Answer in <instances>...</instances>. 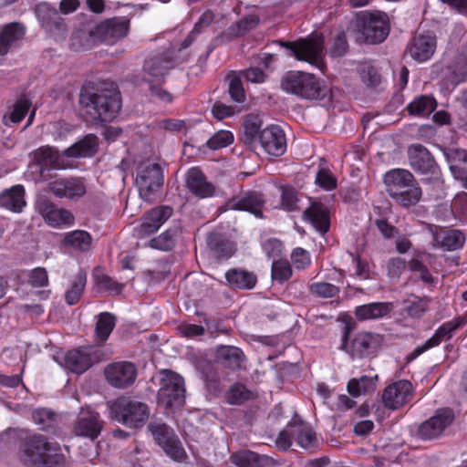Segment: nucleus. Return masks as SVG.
<instances>
[{"instance_id": "11", "label": "nucleus", "mask_w": 467, "mask_h": 467, "mask_svg": "<svg viewBox=\"0 0 467 467\" xmlns=\"http://www.w3.org/2000/svg\"><path fill=\"white\" fill-rule=\"evenodd\" d=\"M35 15L41 27L55 40H64L67 36V26L58 11L47 2L39 3L35 7Z\"/></svg>"}, {"instance_id": "38", "label": "nucleus", "mask_w": 467, "mask_h": 467, "mask_svg": "<svg viewBox=\"0 0 467 467\" xmlns=\"http://www.w3.org/2000/svg\"><path fill=\"white\" fill-rule=\"evenodd\" d=\"M62 245L80 253H86L91 249L92 237L84 230H75L65 234Z\"/></svg>"}, {"instance_id": "46", "label": "nucleus", "mask_w": 467, "mask_h": 467, "mask_svg": "<svg viewBox=\"0 0 467 467\" xmlns=\"http://www.w3.org/2000/svg\"><path fill=\"white\" fill-rule=\"evenodd\" d=\"M116 317L109 312H103L98 316L95 336L99 343H104L115 327Z\"/></svg>"}, {"instance_id": "55", "label": "nucleus", "mask_w": 467, "mask_h": 467, "mask_svg": "<svg viewBox=\"0 0 467 467\" xmlns=\"http://www.w3.org/2000/svg\"><path fill=\"white\" fill-rule=\"evenodd\" d=\"M208 245L217 258H230L234 253L228 242L219 240L216 235L209 238Z\"/></svg>"}, {"instance_id": "63", "label": "nucleus", "mask_w": 467, "mask_h": 467, "mask_svg": "<svg viewBox=\"0 0 467 467\" xmlns=\"http://www.w3.org/2000/svg\"><path fill=\"white\" fill-rule=\"evenodd\" d=\"M293 430H294V422H290L286 426V428L279 433V435L275 441V444L278 449H280L282 451H287L290 448V446L292 444V440H295Z\"/></svg>"}, {"instance_id": "37", "label": "nucleus", "mask_w": 467, "mask_h": 467, "mask_svg": "<svg viewBox=\"0 0 467 467\" xmlns=\"http://www.w3.org/2000/svg\"><path fill=\"white\" fill-rule=\"evenodd\" d=\"M32 161L41 166L40 172L44 173L47 168L57 169L60 167L58 151L49 146H43L31 154Z\"/></svg>"}, {"instance_id": "12", "label": "nucleus", "mask_w": 467, "mask_h": 467, "mask_svg": "<svg viewBox=\"0 0 467 467\" xmlns=\"http://www.w3.org/2000/svg\"><path fill=\"white\" fill-rule=\"evenodd\" d=\"M136 184L140 196L145 202H152L163 185V172L161 165L158 163L146 165L138 173Z\"/></svg>"}, {"instance_id": "57", "label": "nucleus", "mask_w": 467, "mask_h": 467, "mask_svg": "<svg viewBox=\"0 0 467 467\" xmlns=\"http://www.w3.org/2000/svg\"><path fill=\"white\" fill-rule=\"evenodd\" d=\"M311 294L322 298H332L339 293V288L330 283H313L309 285Z\"/></svg>"}, {"instance_id": "39", "label": "nucleus", "mask_w": 467, "mask_h": 467, "mask_svg": "<svg viewBox=\"0 0 467 467\" xmlns=\"http://www.w3.org/2000/svg\"><path fill=\"white\" fill-rule=\"evenodd\" d=\"M225 278L229 285L238 289H252L257 282L254 273L237 268L227 271Z\"/></svg>"}, {"instance_id": "9", "label": "nucleus", "mask_w": 467, "mask_h": 467, "mask_svg": "<svg viewBox=\"0 0 467 467\" xmlns=\"http://www.w3.org/2000/svg\"><path fill=\"white\" fill-rule=\"evenodd\" d=\"M148 430L167 456L178 462L187 460L188 455L172 428L163 422L152 420L149 423Z\"/></svg>"}, {"instance_id": "42", "label": "nucleus", "mask_w": 467, "mask_h": 467, "mask_svg": "<svg viewBox=\"0 0 467 467\" xmlns=\"http://www.w3.org/2000/svg\"><path fill=\"white\" fill-rule=\"evenodd\" d=\"M389 195L400 205L403 207H410L416 205L422 195L421 188L419 184L403 188L401 190L393 191Z\"/></svg>"}, {"instance_id": "18", "label": "nucleus", "mask_w": 467, "mask_h": 467, "mask_svg": "<svg viewBox=\"0 0 467 467\" xmlns=\"http://www.w3.org/2000/svg\"><path fill=\"white\" fill-rule=\"evenodd\" d=\"M108 382L119 389L132 385L137 377L136 367L129 361H121L109 365L105 368Z\"/></svg>"}, {"instance_id": "53", "label": "nucleus", "mask_w": 467, "mask_h": 467, "mask_svg": "<svg viewBox=\"0 0 467 467\" xmlns=\"http://www.w3.org/2000/svg\"><path fill=\"white\" fill-rule=\"evenodd\" d=\"M272 279L280 284L292 276V267L286 260H276L272 264Z\"/></svg>"}, {"instance_id": "33", "label": "nucleus", "mask_w": 467, "mask_h": 467, "mask_svg": "<svg viewBox=\"0 0 467 467\" xmlns=\"http://www.w3.org/2000/svg\"><path fill=\"white\" fill-rule=\"evenodd\" d=\"M25 33V26L18 22L5 25L0 33V56L6 55L13 44L22 39Z\"/></svg>"}, {"instance_id": "26", "label": "nucleus", "mask_w": 467, "mask_h": 467, "mask_svg": "<svg viewBox=\"0 0 467 467\" xmlns=\"http://www.w3.org/2000/svg\"><path fill=\"white\" fill-rule=\"evenodd\" d=\"M186 185L189 191L200 198L210 197L214 192V186L207 182L205 175L199 168H192L187 172Z\"/></svg>"}, {"instance_id": "62", "label": "nucleus", "mask_w": 467, "mask_h": 467, "mask_svg": "<svg viewBox=\"0 0 467 467\" xmlns=\"http://www.w3.org/2000/svg\"><path fill=\"white\" fill-rule=\"evenodd\" d=\"M282 205L287 211H294L296 209L297 192L295 188L290 186H282Z\"/></svg>"}, {"instance_id": "5", "label": "nucleus", "mask_w": 467, "mask_h": 467, "mask_svg": "<svg viewBox=\"0 0 467 467\" xmlns=\"http://www.w3.org/2000/svg\"><path fill=\"white\" fill-rule=\"evenodd\" d=\"M160 389L157 402L166 410L180 409L185 403V386L183 378L178 373L164 369L161 371Z\"/></svg>"}, {"instance_id": "64", "label": "nucleus", "mask_w": 467, "mask_h": 467, "mask_svg": "<svg viewBox=\"0 0 467 467\" xmlns=\"http://www.w3.org/2000/svg\"><path fill=\"white\" fill-rule=\"evenodd\" d=\"M316 182L323 189L331 191L337 187L336 177L326 169L318 171L316 178Z\"/></svg>"}, {"instance_id": "48", "label": "nucleus", "mask_w": 467, "mask_h": 467, "mask_svg": "<svg viewBox=\"0 0 467 467\" xmlns=\"http://www.w3.org/2000/svg\"><path fill=\"white\" fill-rule=\"evenodd\" d=\"M32 418L39 430L53 431L57 425V414L48 409H37L33 411Z\"/></svg>"}, {"instance_id": "30", "label": "nucleus", "mask_w": 467, "mask_h": 467, "mask_svg": "<svg viewBox=\"0 0 467 467\" xmlns=\"http://www.w3.org/2000/svg\"><path fill=\"white\" fill-rule=\"evenodd\" d=\"M99 147V138L94 134H88L83 139L64 150L68 158H85L96 154Z\"/></svg>"}, {"instance_id": "17", "label": "nucleus", "mask_w": 467, "mask_h": 467, "mask_svg": "<svg viewBox=\"0 0 467 467\" xmlns=\"http://www.w3.org/2000/svg\"><path fill=\"white\" fill-rule=\"evenodd\" d=\"M130 20L124 16L112 17L99 23L95 28V36L109 45L127 36Z\"/></svg>"}, {"instance_id": "51", "label": "nucleus", "mask_w": 467, "mask_h": 467, "mask_svg": "<svg viewBox=\"0 0 467 467\" xmlns=\"http://www.w3.org/2000/svg\"><path fill=\"white\" fill-rule=\"evenodd\" d=\"M93 279L97 285L104 290L119 294L122 291L123 285L113 280L108 275H105L99 268H96L93 272Z\"/></svg>"}, {"instance_id": "20", "label": "nucleus", "mask_w": 467, "mask_h": 467, "mask_svg": "<svg viewBox=\"0 0 467 467\" xmlns=\"http://www.w3.org/2000/svg\"><path fill=\"white\" fill-rule=\"evenodd\" d=\"M48 191L57 198L78 200L85 195L86 186L80 178H59L47 185Z\"/></svg>"}, {"instance_id": "10", "label": "nucleus", "mask_w": 467, "mask_h": 467, "mask_svg": "<svg viewBox=\"0 0 467 467\" xmlns=\"http://www.w3.org/2000/svg\"><path fill=\"white\" fill-rule=\"evenodd\" d=\"M352 329L353 325L351 323L348 322L345 324L341 348L346 349L353 358H364L374 355L379 350L383 337L379 334L369 332L359 333L348 347L347 341Z\"/></svg>"}, {"instance_id": "28", "label": "nucleus", "mask_w": 467, "mask_h": 467, "mask_svg": "<svg viewBox=\"0 0 467 467\" xmlns=\"http://www.w3.org/2000/svg\"><path fill=\"white\" fill-rule=\"evenodd\" d=\"M384 183L388 193L419 184L414 175L405 169H393L386 172Z\"/></svg>"}, {"instance_id": "32", "label": "nucleus", "mask_w": 467, "mask_h": 467, "mask_svg": "<svg viewBox=\"0 0 467 467\" xmlns=\"http://www.w3.org/2000/svg\"><path fill=\"white\" fill-rule=\"evenodd\" d=\"M173 67L172 61L165 56H156L147 59L143 65V71L152 78V80H163L164 77Z\"/></svg>"}, {"instance_id": "40", "label": "nucleus", "mask_w": 467, "mask_h": 467, "mask_svg": "<svg viewBox=\"0 0 467 467\" xmlns=\"http://www.w3.org/2000/svg\"><path fill=\"white\" fill-rule=\"evenodd\" d=\"M294 439L305 450H313L317 447L316 432L303 421H294Z\"/></svg>"}, {"instance_id": "23", "label": "nucleus", "mask_w": 467, "mask_h": 467, "mask_svg": "<svg viewBox=\"0 0 467 467\" xmlns=\"http://www.w3.org/2000/svg\"><path fill=\"white\" fill-rule=\"evenodd\" d=\"M173 209L168 205L155 207L149 211L138 228L140 235H150L155 233L171 215Z\"/></svg>"}, {"instance_id": "1", "label": "nucleus", "mask_w": 467, "mask_h": 467, "mask_svg": "<svg viewBox=\"0 0 467 467\" xmlns=\"http://www.w3.org/2000/svg\"><path fill=\"white\" fill-rule=\"evenodd\" d=\"M79 104L87 121L110 122L121 109V96L114 82L88 81L80 89Z\"/></svg>"}, {"instance_id": "8", "label": "nucleus", "mask_w": 467, "mask_h": 467, "mask_svg": "<svg viewBox=\"0 0 467 467\" xmlns=\"http://www.w3.org/2000/svg\"><path fill=\"white\" fill-rule=\"evenodd\" d=\"M324 42L322 34L311 35L306 38H300L294 42L276 41L279 46L288 49L296 59L317 67L322 59Z\"/></svg>"}, {"instance_id": "19", "label": "nucleus", "mask_w": 467, "mask_h": 467, "mask_svg": "<svg viewBox=\"0 0 467 467\" xmlns=\"http://www.w3.org/2000/svg\"><path fill=\"white\" fill-rule=\"evenodd\" d=\"M258 140L265 151L271 156L279 157L285 152V135L277 125H270L262 130Z\"/></svg>"}, {"instance_id": "31", "label": "nucleus", "mask_w": 467, "mask_h": 467, "mask_svg": "<svg viewBox=\"0 0 467 467\" xmlns=\"http://www.w3.org/2000/svg\"><path fill=\"white\" fill-rule=\"evenodd\" d=\"M443 76L453 86L467 79V48L443 69Z\"/></svg>"}, {"instance_id": "54", "label": "nucleus", "mask_w": 467, "mask_h": 467, "mask_svg": "<svg viewBox=\"0 0 467 467\" xmlns=\"http://www.w3.org/2000/svg\"><path fill=\"white\" fill-rule=\"evenodd\" d=\"M251 391L244 385L236 383L226 393L227 401L231 404L240 405L251 399Z\"/></svg>"}, {"instance_id": "35", "label": "nucleus", "mask_w": 467, "mask_h": 467, "mask_svg": "<svg viewBox=\"0 0 467 467\" xmlns=\"http://www.w3.org/2000/svg\"><path fill=\"white\" fill-rule=\"evenodd\" d=\"M25 205V189L22 185H15L0 193L1 207L20 213Z\"/></svg>"}, {"instance_id": "6", "label": "nucleus", "mask_w": 467, "mask_h": 467, "mask_svg": "<svg viewBox=\"0 0 467 467\" xmlns=\"http://www.w3.org/2000/svg\"><path fill=\"white\" fill-rule=\"evenodd\" d=\"M110 418L130 428H140L148 420V406L140 401L122 397L109 406Z\"/></svg>"}, {"instance_id": "7", "label": "nucleus", "mask_w": 467, "mask_h": 467, "mask_svg": "<svg viewBox=\"0 0 467 467\" xmlns=\"http://www.w3.org/2000/svg\"><path fill=\"white\" fill-rule=\"evenodd\" d=\"M410 167L423 176L422 181L428 183H439L441 181V171L431 151L420 143L411 144L407 149Z\"/></svg>"}, {"instance_id": "36", "label": "nucleus", "mask_w": 467, "mask_h": 467, "mask_svg": "<svg viewBox=\"0 0 467 467\" xmlns=\"http://www.w3.org/2000/svg\"><path fill=\"white\" fill-rule=\"evenodd\" d=\"M392 310L389 302L369 303L356 307L355 315L358 320L376 319L387 316Z\"/></svg>"}, {"instance_id": "43", "label": "nucleus", "mask_w": 467, "mask_h": 467, "mask_svg": "<svg viewBox=\"0 0 467 467\" xmlns=\"http://www.w3.org/2000/svg\"><path fill=\"white\" fill-rule=\"evenodd\" d=\"M436 243L444 250L453 251L464 244V235L459 230H447L437 233L434 236Z\"/></svg>"}, {"instance_id": "44", "label": "nucleus", "mask_w": 467, "mask_h": 467, "mask_svg": "<svg viewBox=\"0 0 467 467\" xmlns=\"http://www.w3.org/2000/svg\"><path fill=\"white\" fill-rule=\"evenodd\" d=\"M262 119L258 115H247L243 122L244 133L242 140L247 146L252 147L258 140Z\"/></svg>"}, {"instance_id": "21", "label": "nucleus", "mask_w": 467, "mask_h": 467, "mask_svg": "<svg viewBox=\"0 0 467 467\" xmlns=\"http://www.w3.org/2000/svg\"><path fill=\"white\" fill-rule=\"evenodd\" d=\"M465 323L466 320L464 317H458L454 320L444 323L438 328L432 337L428 339L422 346L417 347L406 357V362H411L427 349L439 345L442 340L450 339L451 337V333Z\"/></svg>"}, {"instance_id": "14", "label": "nucleus", "mask_w": 467, "mask_h": 467, "mask_svg": "<svg viewBox=\"0 0 467 467\" xmlns=\"http://www.w3.org/2000/svg\"><path fill=\"white\" fill-rule=\"evenodd\" d=\"M453 420L454 414L451 409H440L419 426L417 435L420 439L426 441L436 439Z\"/></svg>"}, {"instance_id": "49", "label": "nucleus", "mask_w": 467, "mask_h": 467, "mask_svg": "<svg viewBox=\"0 0 467 467\" xmlns=\"http://www.w3.org/2000/svg\"><path fill=\"white\" fill-rule=\"evenodd\" d=\"M436 108V101L429 96H420L416 98L407 106V109L410 115L428 116Z\"/></svg>"}, {"instance_id": "4", "label": "nucleus", "mask_w": 467, "mask_h": 467, "mask_svg": "<svg viewBox=\"0 0 467 467\" xmlns=\"http://www.w3.org/2000/svg\"><path fill=\"white\" fill-rule=\"evenodd\" d=\"M284 91L306 99H322L327 88L313 74L303 71H288L281 79Z\"/></svg>"}, {"instance_id": "56", "label": "nucleus", "mask_w": 467, "mask_h": 467, "mask_svg": "<svg viewBox=\"0 0 467 467\" xmlns=\"http://www.w3.org/2000/svg\"><path fill=\"white\" fill-rule=\"evenodd\" d=\"M227 79L229 80L228 91L232 99L238 103L244 102L245 93L241 78L234 73H232L227 76Z\"/></svg>"}, {"instance_id": "3", "label": "nucleus", "mask_w": 467, "mask_h": 467, "mask_svg": "<svg viewBox=\"0 0 467 467\" xmlns=\"http://www.w3.org/2000/svg\"><path fill=\"white\" fill-rule=\"evenodd\" d=\"M352 32L358 44H379L389 36V17L381 11L362 12L357 16Z\"/></svg>"}, {"instance_id": "15", "label": "nucleus", "mask_w": 467, "mask_h": 467, "mask_svg": "<svg viewBox=\"0 0 467 467\" xmlns=\"http://www.w3.org/2000/svg\"><path fill=\"white\" fill-rule=\"evenodd\" d=\"M413 395L412 384L406 379L398 380L386 387L382 392V402L389 410H396L408 403Z\"/></svg>"}, {"instance_id": "61", "label": "nucleus", "mask_w": 467, "mask_h": 467, "mask_svg": "<svg viewBox=\"0 0 467 467\" xmlns=\"http://www.w3.org/2000/svg\"><path fill=\"white\" fill-rule=\"evenodd\" d=\"M31 107V101L26 98L19 99L14 105V109L10 113V120L14 123L20 122Z\"/></svg>"}, {"instance_id": "41", "label": "nucleus", "mask_w": 467, "mask_h": 467, "mask_svg": "<svg viewBox=\"0 0 467 467\" xmlns=\"http://www.w3.org/2000/svg\"><path fill=\"white\" fill-rule=\"evenodd\" d=\"M431 298L410 295L402 302L403 311L412 318H420L429 309Z\"/></svg>"}, {"instance_id": "24", "label": "nucleus", "mask_w": 467, "mask_h": 467, "mask_svg": "<svg viewBox=\"0 0 467 467\" xmlns=\"http://www.w3.org/2000/svg\"><path fill=\"white\" fill-rule=\"evenodd\" d=\"M37 209L43 218L52 225L67 224L74 223V216L68 210L57 208L52 202L42 200L37 203Z\"/></svg>"}, {"instance_id": "45", "label": "nucleus", "mask_w": 467, "mask_h": 467, "mask_svg": "<svg viewBox=\"0 0 467 467\" xmlns=\"http://www.w3.org/2000/svg\"><path fill=\"white\" fill-rule=\"evenodd\" d=\"M378 376H361L359 379H351L348 383V391L351 396L358 397L372 393L376 389Z\"/></svg>"}, {"instance_id": "16", "label": "nucleus", "mask_w": 467, "mask_h": 467, "mask_svg": "<svg viewBox=\"0 0 467 467\" xmlns=\"http://www.w3.org/2000/svg\"><path fill=\"white\" fill-rule=\"evenodd\" d=\"M103 429V422L99 414L90 408H81L73 425V433L76 436L85 437L91 441L96 440Z\"/></svg>"}, {"instance_id": "50", "label": "nucleus", "mask_w": 467, "mask_h": 467, "mask_svg": "<svg viewBox=\"0 0 467 467\" xmlns=\"http://www.w3.org/2000/svg\"><path fill=\"white\" fill-rule=\"evenodd\" d=\"M178 228H170L158 237L150 241V247L162 251H170L175 244V237L178 234Z\"/></svg>"}, {"instance_id": "59", "label": "nucleus", "mask_w": 467, "mask_h": 467, "mask_svg": "<svg viewBox=\"0 0 467 467\" xmlns=\"http://www.w3.org/2000/svg\"><path fill=\"white\" fill-rule=\"evenodd\" d=\"M234 141V136L230 131L220 130L212 136L206 142L211 150H218L230 145Z\"/></svg>"}, {"instance_id": "22", "label": "nucleus", "mask_w": 467, "mask_h": 467, "mask_svg": "<svg viewBox=\"0 0 467 467\" xmlns=\"http://www.w3.org/2000/svg\"><path fill=\"white\" fill-rule=\"evenodd\" d=\"M264 203L265 200L261 193L249 192L242 196H234L229 199L225 205L229 210L246 211L258 218H262Z\"/></svg>"}, {"instance_id": "2", "label": "nucleus", "mask_w": 467, "mask_h": 467, "mask_svg": "<svg viewBox=\"0 0 467 467\" xmlns=\"http://www.w3.org/2000/svg\"><path fill=\"white\" fill-rule=\"evenodd\" d=\"M20 461L28 467H67V461L57 443L41 434L27 435L18 447Z\"/></svg>"}, {"instance_id": "52", "label": "nucleus", "mask_w": 467, "mask_h": 467, "mask_svg": "<svg viewBox=\"0 0 467 467\" xmlns=\"http://www.w3.org/2000/svg\"><path fill=\"white\" fill-rule=\"evenodd\" d=\"M258 23L259 17L257 16H247L230 26V34L234 36H244L248 31L254 29L258 25Z\"/></svg>"}, {"instance_id": "29", "label": "nucleus", "mask_w": 467, "mask_h": 467, "mask_svg": "<svg viewBox=\"0 0 467 467\" xmlns=\"http://www.w3.org/2000/svg\"><path fill=\"white\" fill-rule=\"evenodd\" d=\"M304 217L317 231L324 234L329 230L330 221L327 207L320 202H313L305 212Z\"/></svg>"}, {"instance_id": "13", "label": "nucleus", "mask_w": 467, "mask_h": 467, "mask_svg": "<svg viewBox=\"0 0 467 467\" xmlns=\"http://www.w3.org/2000/svg\"><path fill=\"white\" fill-rule=\"evenodd\" d=\"M101 360L99 348L88 346L68 351L64 357V367L71 372L81 374Z\"/></svg>"}, {"instance_id": "25", "label": "nucleus", "mask_w": 467, "mask_h": 467, "mask_svg": "<svg viewBox=\"0 0 467 467\" xmlns=\"http://www.w3.org/2000/svg\"><path fill=\"white\" fill-rule=\"evenodd\" d=\"M436 50V37L430 34L415 36L409 47L411 57L419 62L430 59Z\"/></svg>"}, {"instance_id": "34", "label": "nucleus", "mask_w": 467, "mask_h": 467, "mask_svg": "<svg viewBox=\"0 0 467 467\" xmlns=\"http://www.w3.org/2000/svg\"><path fill=\"white\" fill-rule=\"evenodd\" d=\"M230 461L237 467H268L271 459L249 450H242L232 453Z\"/></svg>"}, {"instance_id": "47", "label": "nucleus", "mask_w": 467, "mask_h": 467, "mask_svg": "<svg viewBox=\"0 0 467 467\" xmlns=\"http://www.w3.org/2000/svg\"><path fill=\"white\" fill-rule=\"evenodd\" d=\"M86 284L87 273L84 270H80L74 277L70 288L65 294V300L67 305H76L80 300Z\"/></svg>"}, {"instance_id": "27", "label": "nucleus", "mask_w": 467, "mask_h": 467, "mask_svg": "<svg viewBox=\"0 0 467 467\" xmlns=\"http://www.w3.org/2000/svg\"><path fill=\"white\" fill-rule=\"evenodd\" d=\"M244 358V352L237 347L221 345L216 348L215 361L225 368L239 369Z\"/></svg>"}, {"instance_id": "58", "label": "nucleus", "mask_w": 467, "mask_h": 467, "mask_svg": "<svg viewBox=\"0 0 467 467\" xmlns=\"http://www.w3.org/2000/svg\"><path fill=\"white\" fill-rule=\"evenodd\" d=\"M362 82L368 88H375L381 83V76L377 68L372 66H365L359 71Z\"/></svg>"}, {"instance_id": "60", "label": "nucleus", "mask_w": 467, "mask_h": 467, "mask_svg": "<svg viewBox=\"0 0 467 467\" xmlns=\"http://www.w3.org/2000/svg\"><path fill=\"white\" fill-rule=\"evenodd\" d=\"M446 161L450 163V170L452 166H458V162H467V151L458 148H441Z\"/></svg>"}]
</instances>
